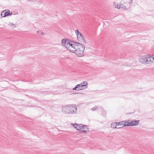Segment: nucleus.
Returning a JSON list of instances; mask_svg holds the SVG:
<instances>
[{
  "instance_id": "f257e3e1",
  "label": "nucleus",
  "mask_w": 154,
  "mask_h": 154,
  "mask_svg": "<svg viewBox=\"0 0 154 154\" xmlns=\"http://www.w3.org/2000/svg\"><path fill=\"white\" fill-rule=\"evenodd\" d=\"M76 107L72 105H67L62 108V111L65 113H75L76 112Z\"/></svg>"
},
{
  "instance_id": "f03ea898",
  "label": "nucleus",
  "mask_w": 154,
  "mask_h": 154,
  "mask_svg": "<svg viewBox=\"0 0 154 154\" xmlns=\"http://www.w3.org/2000/svg\"><path fill=\"white\" fill-rule=\"evenodd\" d=\"M75 47L76 50L74 53L79 57H82L84 55V51L85 49V47L84 45L80 43V45H78V47L76 46Z\"/></svg>"
},
{
  "instance_id": "7ed1b4c3",
  "label": "nucleus",
  "mask_w": 154,
  "mask_h": 154,
  "mask_svg": "<svg viewBox=\"0 0 154 154\" xmlns=\"http://www.w3.org/2000/svg\"><path fill=\"white\" fill-rule=\"evenodd\" d=\"M140 120H129L128 121H125L123 126H137L139 123Z\"/></svg>"
},
{
  "instance_id": "20e7f679",
  "label": "nucleus",
  "mask_w": 154,
  "mask_h": 154,
  "mask_svg": "<svg viewBox=\"0 0 154 154\" xmlns=\"http://www.w3.org/2000/svg\"><path fill=\"white\" fill-rule=\"evenodd\" d=\"M71 42L72 43L71 45H69V47H67V49L69 50L70 52L74 53L76 50V48L75 49V46H76L78 47V45H80V43L73 41Z\"/></svg>"
},
{
  "instance_id": "39448f33",
  "label": "nucleus",
  "mask_w": 154,
  "mask_h": 154,
  "mask_svg": "<svg viewBox=\"0 0 154 154\" xmlns=\"http://www.w3.org/2000/svg\"><path fill=\"white\" fill-rule=\"evenodd\" d=\"M149 55H146L143 57L142 58H140L139 59V61L140 62L143 63H149L151 62V57L149 58Z\"/></svg>"
},
{
  "instance_id": "423d86ee",
  "label": "nucleus",
  "mask_w": 154,
  "mask_h": 154,
  "mask_svg": "<svg viewBox=\"0 0 154 154\" xmlns=\"http://www.w3.org/2000/svg\"><path fill=\"white\" fill-rule=\"evenodd\" d=\"M77 37L78 41L79 42L84 44L86 43V42L85 39L82 33H80V35H78Z\"/></svg>"
},
{
  "instance_id": "0eeeda50",
  "label": "nucleus",
  "mask_w": 154,
  "mask_h": 154,
  "mask_svg": "<svg viewBox=\"0 0 154 154\" xmlns=\"http://www.w3.org/2000/svg\"><path fill=\"white\" fill-rule=\"evenodd\" d=\"M81 127L80 131L86 133L89 131L88 128H87V126L86 125L81 124Z\"/></svg>"
},
{
  "instance_id": "6e6552de",
  "label": "nucleus",
  "mask_w": 154,
  "mask_h": 154,
  "mask_svg": "<svg viewBox=\"0 0 154 154\" xmlns=\"http://www.w3.org/2000/svg\"><path fill=\"white\" fill-rule=\"evenodd\" d=\"M73 42L72 41H71L69 40L68 39H65V41L64 42V44L65 45V47L67 49V47H69V45H71L72 42Z\"/></svg>"
},
{
  "instance_id": "1a4fd4ad",
  "label": "nucleus",
  "mask_w": 154,
  "mask_h": 154,
  "mask_svg": "<svg viewBox=\"0 0 154 154\" xmlns=\"http://www.w3.org/2000/svg\"><path fill=\"white\" fill-rule=\"evenodd\" d=\"M71 125H72L77 130L80 131L81 127V125L80 124H73V123H72Z\"/></svg>"
},
{
  "instance_id": "9d476101",
  "label": "nucleus",
  "mask_w": 154,
  "mask_h": 154,
  "mask_svg": "<svg viewBox=\"0 0 154 154\" xmlns=\"http://www.w3.org/2000/svg\"><path fill=\"white\" fill-rule=\"evenodd\" d=\"M3 11L4 12V16H5L7 17L10 15H12V13H10V11L9 10H5Z\"/></svg>"
},
{
  "instance_id": "9b49d317",
  "label": "nucleus",
  "mask_w": 154,
  "mask_h": 154,
  "mask_svg": "<svg viewBox=\"0 0 154 154\" xmlns=\"http://www.w3.org/2000/svg\"><path fill=\"white\" fill-rule=\"evenodd\" d=\"M80 85L81 86V88L77 89V91L85 89L86 88H87L88 87L87 85H83V84H82V83H81L80 84Z\"/></svg>"
},
{
  "instance_id": "f8f14e48",
  "label": "nucleus",
  "mask_w": 154,
  "mask_h": 154,
  "mask_svg": "<svg viewBox=\"0 0 154 154\" xmlns=\"http://www.w3.org/2000/svg\"><path fill=\"white\" fill-rule=\"evenodd\" d=\"M117 122H113L111 124V127L114 128H117L116 125H117Z\"/></svg>"
},
{
  "instance_id": "ddd939ff",
  "label": "nucleus",
  "mask_w": 154,
  "mask_h": 154,
  "mask_svg": "<svg viewBox=\"0 0 154 154\" xmlns=\"http://www.w3.org/2000/svg\"><path fill=\"white\" fill-rule=\"evenodd\" d=\"M125 121H123L120 122H117V125H122L123 126L124 125V123H125Z\"/></svg>"
},
{
  "instance_id": "4468645a",
  "label": "nucleus",
  "mask_w": 154,
  "mask_h": 154,
  "mask_svg": "<svg viewBox=\"0 0 154 154\" xmlns=\"http://www.w3.org/2000/svg\"><path fill=\"white\" fill-rule=\"evenodd\" d=\"M75 33L77 35V36H78V35H80V33H81L79 31V30L78 29L76 30L75 31Z\"/></svg>"
},
{
  "instance_id": "2eb2a0df",
  "label": "nucleus",
  "mask_w": 154,
  "mask_h": 154,
  "mask_svg": "<svg viewBox=\"0 0 154 154\" xmlns=\"http://www.w3.org/2000/svg\"><path fill=\"white\" fill-rule=\"evenodd\" d=\"M98 108V107L97 106H95L94 107L92 108L91 109V110L93 111H95V110H96V109H97Z\"/></svg>"
},
{
  "instance_id": "dca6fc26",
  "label": "nucleus",
  "mask_w": 154,
  "mask_h": 154,
  "mask_svg": "<svg viewBox=\"0 0 154 154\" xmlns=\"http://www.w3.org/2000/svg\"><path fill=\"white\" fill-rule=\"evenodd\" d=\"M4 12L3 11H2V12L1 13V16L2 17H6V16H4V15H5V13H4Z\"/></svg>"
},
{
  "instance_id": "f3484780",
  "label": "nucleus",
  "mask_w": 154,
  "mask_h": 154,
  "mask_svg": "<svg viewBox=\"0 0 154 154\" xmlns=\"http://www.w3.org/2000/svg\"><path fill=\"white\" fill-rule=\"evenodd\" d=\"M64 41H65V39H63L62 40L61 44H62V45L63 46H65V44L64 43Z\"/></svg>"
},
{
  "instance_id": "a211bd4d",
  "label": "nucleus",
  "mask_w": 154,
  "mask_h": 154,
  "mask_svg": "<svg viewBox=\"0 0 154 154\" xmlns=\"http://www.w3.org/2000/svg\"><path fill=\"white\" fill-rule=\"evenodd\" d=\"M76 86L77 88V89L81 88L80 84L77 85Z\"/></svg>"
},
{
  "instance_id": "6ab92c4d",
  "label": "nucleus",
  "mask_w": 154,
  "mask_h": 154,
  "mask_svg": "<svg viewBox=\"0 0 154 154\" xmlns=\"http://www.w3.org/2000/svg\"><path fill=\"white\" fill-rule=\"evenodd\" d=\"M8 25L9 26H11V25H14L15 27H16V26H15V25H14L13 24V23H10V22H9L8 23Z\"/></svg>"
},
{
  "instance_id": "aec40b11",
  "label": "nucleus",
  "mask_w": 154,
  "mask_h": 154,
  "mask_svg": "<svg viewBox=\"0 0 154 154\" xmlns=\"http://www.w3.org/2000/svg\"><path fill=\"white\" fill-rule=\"evenodd\" d=\"M115 8H120V7L122 8V7H121L120 6L117 5L115 6Z\"/></svg>"
},
{
  "instance_id": "412c9836",
  "label": "nucleus",
  "mask_w": 154,
  "mask_h": 154,
  "mask_svg": "<svg viewBox=\"0 0 154 154\" xmlns=\"http://www.w3.org/2000/svg\"><path fill=\"white\" fill-rule=\"evenodd\" d=\"M82 84H83V85H88V83L86 81H84V82H83L82 83Z\"/></svg>"
},
{
  "instance_id": "4be33fe9",
  "label": "nucleus",
  "mask_w": 154,
  "mask_h": 154,
  "mask_svg": "<svg viewBox=\"0 0 154 154\" xmlns=\"http://www.w3.org/2000/svg\"><path fill=\"white\" fill-rule=\"evenodd\" d=\"M77 88L76 87V86H75V88H73L72 90H77Z\"/></svg>"
},
{
  "instance_id": "5701e85b",
  "label": "nucleus",
  "mask_w": 154,
  "mask_h": 154,
  "mask_svg": "<svg viewBox=\"0 0 154 154\" xmlns=\"http://www.w3.org/2000/svg\"><path fill=\"white\" fill-rule=\"evenodd\" d=\"M152 60H153V61H151V62H154V57H153L152 58Z\"/></svg>"
},
{
  "instance_id": "b1692460",
  "label": "nucleus",
  "mask_w": 154,
  "mask_h": 154,
  "mask_svg": "<svg viewBox=\"0 0 154 154\" xmlns=\"http://www.w3.org/2000/svg\"><path fill=\"white\" fill-rule=\"evenodd\" d=\"M41 34L42 35H45V33L44 32H42L41 33Z\"/></svg>"
},
{
  "instance_id": "393cba45",
  "label": "nucleus",
  "mask_w": 154,
  "mask_h": 154,
  "mask_svg": "<svg viewBox=\"0 0 154 154\" xmlns=\"http://www.w3.org/2000/svg\"><path fill=\"white\" fill-rule=\"evenodd\" d=\"M123 8L125 9H126V7L125 6H124L123 7Z\"/></svg>"
},
{
  "instance_id": "a878e982",
  "label": "nucleus",
  "mask_w": 154,
  "mask_h": 154,
  "mask_svg": "<svg viewBox=\"0 0 154 154\" xmlns=\"http://www.w3.org/2000/svg\"><path fill=\"white\" fill-rule=\"evenodd\" d=\"M132 0H131V1H130L129 2V3L131 4L132 3Z\"/></svg>"
},
{
  "instance_id": "bb28decb",
  "label": "nucleus",
  "mask_w": 154,
  "mask_h": 154,
  "mask_svg": "<svg viewBox=\"0 0 154 154\" xmlns=\"http://www.w3.org/2000/svg\"><path fill=\"white\" fill-rule=\"evenodd\" d=\"M122 127H118V128H117H117H117V129H119V128H122Z\"/></svg>"
},
{
  "instance_id": "cd10ccee",
  "label": "nucleus",
  "mask_w": 154,
  "mask_h": 154,
  "mask_svg": "<svg viewBox=\"0 0 154 154\" xmlns=\"http://www.w3.org/2000/svg\"><path fill=\"white\" fill-rule=\"evenodd\" d=\"M37 34H39V33H40V32L37 31Z\"/></svg>"
}]
</instances>
